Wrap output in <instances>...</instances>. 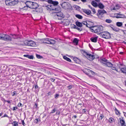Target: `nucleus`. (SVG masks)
I'll return each mask as SVG.
<instances>
[{"label": "nucleus", "instance_id": "de8ad7c7", "mask_svg": "<svg viewBox=\"0 0 126 126\" xmlns=\"http://www.w3.org/2000/svg\"><path fill=\"white\" fill-rule=\"evenodd\" d=\"M83 24L85 25H86V26L87 27H90L88 26V25H87V23L86 22H84V23H83Z\"/></svg>", "mask_w": 126, "mask_h": 126}, {"label": "nucleus", "instance_id": "1a4fd4ad", "mask_svg": "<svg viewBox=\"0 0 126 126\" xmlns=\"http://www.w3.org/2000/svg\"><path fill=\"white\" fill-rule=\"evenodd\" d=\"M100 35L102 37L106 39H109L111 37L110 33L107 32H100Z\"/></svg>", "mask_w": 126, "mask_h": 126}, {"label": "nucleus", "instance_id": "c756f323", "mask_svg": "<svg viewBox=\"0 0 126 126\" xmlns=\"http://www.w3.org/2000/svg\"><path fill=\"white\" fill-rule=\"evenodd\" d=\"M39 121H40V119H35L34 121V123L37 124L38 122Z\"/></svg>", "mask_w": 126, "mask_h": 126}, {"label": "nucleus", "instance_id": "4d7b16f0", "mask_svg": "<svg viewBox=\"0 0 126 126\" xmlns=\"http://www.w3.org/2000/svg\"><path fill=\"white\" fill-rule=\"evenodd\" d=\"M81 1L83 2H85L86 1V0H81Z\"/></svg>", "mask_w": 126, "mask_h": 126}, {"label": "nucleus", "instance_id": "bf43d9fd", "mask_svg": "<svg viewBox=\"0 0 126 126\" xmlns=\"http://www.w3.org/2000/svg\"><path fill=\"white\" fill-rule=\"evenodd\" d=\"M115 110L116 112V110H117V109L115 107Z\"/></svg>", "mask_w": 126, "mask_h": 126}, {"label": "nucleus", "instance_id": "774afa93", "mask_svg": "<svg viewBox=\"0 0 126 126\" xmlns=\"http://www.w3.org/2000/svg\"><path fill=\"white\" fill-rule=\"evenodd\" d=\"M2 113H0V117L2 115Z\"/></svg>", "mask_w": 126, "mask_h": 126}, {"label": "nucleus", "instance_id": "0e129e2a", "mask_svg": "<svg viewBox=\"0 0 126 126\" xmlns=\"http://www.w3.org/2000/svg\"><path fill=\"white\" fill-rule=\"evenodd\" d=\"M88 6L90 8L91 7V6L90 5H88Z\"/></svg>", "mask_w": 126, "mask_h": 126}, {"label": "nucleus", "instance_id": "0eeeda50", "mask_svg": "<svg viewBox=\"0 0 126 126\" xmlns=\"http://www.w3.org/2000/svg\"><path fill=\"white\" fill-rule=\"evenodd\" d=\"M18 2V0H6L5 2L7 5L13 6L17 4Z\"/></svg>", "mask_w": 126, "mask_h": 126}, {"label": "nucleus", "instance_id": "e433bc0d", "mask_svg": "<svg viewBox=\"0 0 126 126\" xmlns=\"http://www.w3.org/2000/svg\"><path fill=\"white\" fill-rule=\"evenodd\" d=\"M104 116L102 114H101L99 118V120H101L102 118L104 117Z\"/></svg>", "mask_w": 126, "mask_h": 126}, {"label": "nucleus", "instance_id": "9d476101", "mask_svg": "<svg viewBox=\"0 0 126 126\" xmlns=\"http://www.w3.org/2000/svg\"><path fill=\"white\" fill-rule=\"evenodd\" d=\"M106 13V12L104 10H99L97 15L99 18H101L104 17V14Z\"/></svg>", "mask_w": 126, "mask_h": 126}, {"label": "nucleus", "instance_id": "69168bd1", "mask_svg": "<svg viewBox=\"0 0 126 126\" xmlns=\"http://www.w3.org/2000/svg\"><path fill=\"white\" fill-rule=\"evenodd\" d=\"M123 43H124L126 45V42H123Z\"/></svg>", "mask_w": 126, "mask_h": 126}, {"label": "nucleus", "instance_id": "13d9d810", "mask_svg": "<svg viewBox=\"0 0 126 126\" xmlns=\"http://www.w3.org/2000/svg\"><path fill=\"white\" fill-rule=\"evenodd\" d=\"M124 116L126 117V112H123Z\"/></svg>", "mask_w": 126, "mask_h": 126}, {"label": "nucleus", "instance_id": "5fc2aeb1", "mask_svg": "<svg viewBox=\"0 0 126 126\" xmlns=\"http://www.w3.org/2000/svg\"><path fill=\"white\" fill-rule=\"evenodd\" d=\"M50 80L52 82H54L55 80V79H54L52 78L50 79Z\"/></svg>", "mask_w": 126, "mask_h": 126}, {"label": "nucleus", "instance_id": "bb28decb", "mask_svg": "<svg viewBox=\"0 0 126 126\" xmlns=\"http://www.w3.org/2000/svg\"><path fill=\"white\" fill-rule=\"evenodd\" d=\"M76 17L80 19H82L83 18L82 16L79 14H77L75 15Z\"/></svg>", "mask_w": 126, "mask_h": 126}, {"label": "nucleus", "instance_id": "393cba45", "mask_svg": "<svg viewBox=\"0 0 126 126\" xmlns=\"http://www.w3.org/2000/svg\"><path fill=\"white\" fill-rule=\"evenodd\" d=\"M91 4L94 6V7H96L98 6L97 3L94 1H93L92 2Z\"/></svg>", "mask_w": 126, "mask_h": 126}, {"label": "nucleus", "instance_id": "a878e982", "mask_svg": "<svg viewBox=\"0 0 126 126\" xmlns=\"http://www.w3.org/2000/svg\"><path fill=\"white\" fill-rule=\"evenodd\" d=\"M78 40L77 38H75L73 41V42L75 43L76 45H77L78 43Z\"/></svg>", "mask_w": 126, "mask_h": 126}, {"label": "nucleus", "instance_id": "473e14b6", "mask_svg": "<svg viewBox=\"0 0 126 126\" xmlns=\"http://www.w3.org/2000/svg\"><path fill=\"white\" fill-rule=\"evenodd\" d=\"M52 4L54 5H56L58 4V2L57 1H53Z\"/></svg>", "mask_w": 126, "mask_h": 126}, {"label": "nucleus", "instance_id": "603ef678", "mask_svg": "<svg viewBox=\"0 0 126 126\" xmlns=\"http://www.w3.org/2000/svg\"><path fill=\"white\" fill-rule=\"evenodd\" d=\"M8 117V116L7 115L5 114L2 117Z\"/></svg>", "mask_w": 126, "mask_h": 126}, {"label": "nucleus", "instance_id": "a18cd8bd", "mask_svg": "<svg viewBox=\"0 0 126 126\" xmlns=\"http://www.w3.org/2000/svg\"><path fill=\"white\" fill-rule=\"evenodd\" d=\"M56 111V110L55 109H53V110H52L50 112L51 113H54L55 112V111Z\"/></svg>", "mask_w": 126, "mask_h": 126}, {"label": "nucleus", "instance_id": "680f3d73", "mask_svg": "<svg viewBox=\"0 0 126 126\" xmlns=\"http://www.w3.org/2000/svg\"><path fill=\"white\" fill-rule=\"evenodd\" d=\"M73 1H79V0H72Z\"/></svg>", "mask_w": 126, "mask_h": 126}, {"label": "nucleus", "instance_id": "c85d7f7f", "mask_svg": "<svg viewBox=\"0 0 126 126\" xmlns=\"http://www.w3.org/2000/svg\"><path fill=\"white\" fill-rule=\"evenodd\" d=\"M10 35L12 36V38L14 39H16L18 38V37L15 34H11Z\"/></svg>", "mask_w": 126, "mask_h": 126}, {"label": "nucleus", "instance_id": "c9c22d12", "mask_svg": "<svg viewBox=\"0 0 126 126\" xmlns=\"http://www.w3.org/2000/svg\"><path fill=\"white\" fill-rule=\"evenodd\" d=\"M37 57L39 59H41L43 58V57L37 54L36 55Z\"/></svg>", "mask_w": 126, "mask_h": 126}, {"label": "nucleus", "instance_id": "7c9ffc66", "mask_svg": "<svg viewBox=\"0 0 126 126\" xmlns=\"http://www.w3.org/2000/svg\"><path fill=\"white\" fill-rule=\"evenodd\" d=\"M36 12H41L42 11V8H37L36 9Z\"/></svg>", "mask_w": 126, "mask_h": 126}, {"label": "nucleus", "instance_id": "49530a36", "mask_svg": "<svg viewBox=\"0 0 126 126\" xmlns=\"http://www.w3.org/2000/svg\"><path fill=\"white\" fill-rule=\"evenodd\" d=\"M92 10L93 12V14H94L95 13L96 11L94 8H93V9Z\"/></svg>", "mask_w": 126, "mask_h": 126}, {"label": "nucleus", "instance_id": "dca6fc26", "mask_svg": "<svg viewBox=\"0 0 126 126\" xmlns=\"http://www.w3.org/2000/svg\"><path fill=\"white\" fill-rule=\"evenodd\" d=\"M98 37H92L90 39V40L93 42H97Z\"/></svg>", "mask_w": 126, "mask_h": 126}, {"label": "nucleus", "instance_id": "7ed1b4c3", "mask_svg": "<svg viewBox=\"0 0 126 126\" xmlns=\"http://www.w3.org/2000/svg\"><path fill=\"white\" fill-rule=\"evenodd\" d=\"M91 31L95 33L101 32L103 30V27L102 26H92Z\"/></svg>", "mask_w": 126, "mask_h": 126}, {"label": "nucleus", "instance_id": "c03bdc74", "mask_svg": "<svg viewBox=\"0 0 126 126\" xmlns=\"http://www.w3.org/2000/svg\"><path fill=\"white\" fill-rule=\"evenodd\" d=\"M116 114L117 115H118V114H120V112L118 110H116Z\"/></svg>", "mask_w": 126, "mask_h": 126}, {"label": "nucleus", "instance_id": "e2e57ef3", "mask_svg": "<svg viewBox=\"0 0 126 126\" xmlns=\"http://www.w3.org/2000/svg\"><path fill=\"white\" fill-rule=\"evenodd\" d=\"M15 94V92L14 93V94L12 95V96H14Z\"/></svg>", "mask_w": 126, "mask_h": 126}, {"label": "nucleus", "instance_id": "72a5a7b5", "mask_svg": "<svg viewBox=\"0 0 126 126\" xmlns=\"http://www.w3.org/2000/svg\"><path fill=\"white\" fill-rule=\"evenodd\" d=\"M74 87L73 85H70L68 86L67 87V88L68 90H70L72 88Z\"/></svg>", "mask_w": 126, "mask_h": 126}, {"label": "nucleus", "instance_id": "58836bf2", "mask_svg": "<svg viewBox=\"0 0 126 126\" xmlns=\"http://www.w3.org/2000/svg\"><path fill=\"white\" fill-rule=\"evenodd\" d=\"M53 1L52 0H47V1L48 3L52 4Z\"/></svg>", "mask_w": 126, "mask_h": 126}, {"label": "nucleus", "instance_id": "9b49d317", "mask_svg": "<svg viewBox=\"0 0 126 126\" xmlns=\"http://www.w3.org/2000/svg\"><path fill=\"white\" fill-rule=\"evenodd\" d=\"M29 3L30 4L29 7L32 9H36L38 6V4L35 2H32L30 1Z\"/></svg>", "mask_w": 126, "mask_h": 126}, {"label": "nucleus", "instance_id": "6e6d98bb", "mask_svg": "<svg viewBox=\"0 0 126 126\" xmlns=\"http://www.w3.org/2000/svg\"><path fill=\"white\" fill-rule=\"evenodd\" d=\"M5 102H8V103H10L11 102L9 100H6L5 101Z\"/></svg>", "mask_w": 126, "mask_h": 126}, {"label": "nucleus", "instance_id": "2f4dec72", "mask_svg": "<svg viewBox=\"0 0 126 126\" xmlns=\"http://www.w3.org/2000/svg\"><path fill=\"white\" fill-rule=\"evenodd\" d=\"M105 21L106 22L108 23H110L112 22V20L109 19H106Z\"/></svg>", "mask_w": 126, "mask_h": 126}, {"label": "nucleus", "instance_id": "b1692460", "mask_svg": "<svg viewBox=\"0 0 126 126\" xmlns=\"http://www.w3.org/2000/svg\"><path fill=\"white\" fill-rule=\"evenodd\" d=\"M63 58L64 59L68 61L69 62H71V59L67 57L66 56H64L63 57Z\"/></svg>", "mask_w": 126, "mask_h": 126}, {"label": "nucleus", "instance_id": "8fccbe9b", "mask_svg": "<svg viewBox=\"0 0 126 126\" xmlns=\"http://www.w3.org/2000/svg\"><path fill=\"white\" fill-rule=\"evenodd\" d=\"M22 123L23 125L24 126H25L26 125L25 123H24V121L23 120H22Z\"/></svg>", "mask_w": 126, "mask_h": 126}, {"label": "nucleus", "instance_id": "2eb2a0df", "mask_svg": "<svg viewBox=\"0 0 126 126\" xmlns=\"http://www.w3.org/2000/svg\"><path fill=\"white\" fill-rule=\"evenodd\" d=\"M110 27L112 30L115 32H118L120 30L119 29L117 28L116 27H114L113 25H112Z\"/></svg>", "mask_w": 126, "mask_h": 126}, {"label": "nucleus", "instance_id": "5701e85b", "mask_svg": "<svg viewBox=\"0 0 126 126\" xmlns=\"http://www.w3.org/2000/svg\"><path fill=\"white\" fill-rule=\"evenodd\" d=\"M124 16L122 14H117L115 17L117 18H122Z\"/></svg>", "mask_w": 126, "mask_h": 126}, {"label": "nucleus", "instance_id": "37998d69", "mask_svg": "<svg viewBox=\"0 0 126 126\" xmlns=\"http://www.w3.org/2000/svg\"><path fill=\"white\" fill-rule=\"evenodd\" d=\"M117 5H116L115 7H114L113 8L112 10H115L117 9L118 8H117Z\"/></svg>", "mask_w": 126, "mask_h": 126}, {"label": "nucleus", "instance_id": "ddd939ff", "mask_svg": "<svg viewBox=\"0 0 126 126\" xmlns=\"http://www.w3.org/2000/svg\"><path fill=\"white\" fill-rule=\"evenodd\" d=\"M82 11L88 15H90L91 13V11L88 9H82Z\"/></svg>", "mask_w": 126, "mask_h": 126}, {"label": "nucleus", "instance_id": "423d86ee", "mask_svg": "<svg viewBox=\"0 0 126 126\" xmlns=\"http://www.w3.org/2000/svg\"><path fill=\"white\" fill-rule=\"evenodd\" d=\"M41 42L48 44L53 45L55 43V41L52 39L46 38L41 40Z\"/></svg>", "mask_w": 126, "mask_h": 126}, {"label": "nucleus", "instance_id": "a19ab883", "mask_svg": "<svg viewBox=\"0 0 126 126\" xmlns=\"http://www.w3.org/2000/svg\"><path fill=\"white\" fill-rule=\"evenodd\" d=\"M59 96V95L58 94H56L55 95V98L56 99H57Z\"/></svg>", "mask_w": 126, "mask_h": 126}, {"label": "nucleus", "instance_id": "338daca9", "mask_svg": "<svg viewBox=\"0 0 126 126\" xmlns=\"http://www.w3.org/2000/svg\"><path fill=\"white\" fill-rule=\"evenodd\" d=\"M74 7L75 8H77V7H78V6L75 5L74 6Z\"/></svg>", "mask_w": 126, "mask_h": 126}, {"label": "nucleus", "instance_id": "f704fd0d", "mask_svg": "<svg viewBox=\"0 0 126 126\" xmlns=\"http://www.w3.org/2000/svg\"><path fill=\"white\" fill-rule=\"evenodd\" d=\"M114 121V119L112 118H109V121L110 123H112Z\"/></svg>", "mask_w": 126, "mask_h": 126}, {"label": "nucleus", "instance_id": "6e6552de", "mask_svg": "<svg viewBox=\"0 0 126 126\" xmlns=\"http://www.w3.org/2000/svg\"><path fill=\"white\" fill-rule=\"evenodd\" d=\"M21 45H22L23 46L25 45L34 47L36 46V44L35 42L32 41H25L24 42V44H21Z\"/></svg>", "mask_w": 126, "mask_h": 126}, {"label": "nucleus", "instance_id": "aec40b11", "mask_svg": "<svg viewBox=\"0 0 126 126\" xmlns=\"http://www.w3.org/2000/svg\"><path fill=\"white\" fill-rule=\"evenodd\" d=\"M97 6L100 8L101 9H103L104 7V5L102 3H99Z\"/></svg>", "mask_w": 126, "mask_h": 126}, {"label": "nucleus", "instance_id": "052dcab7", "mask_svg": "<svg viewBox=\"0 0 126 126\" xmlns=\"http://www.w3.org/2000/svg\"><path fill=\"white\" fill-rule=\"evenodd\" d=\"M74 117L75 118H76L77 117V116L76 115H74Z\"/></svg>", "mask_w": 126, "mask_h": 126}, {"label": "nucleus", "instance_id": "864d4df0", "mask_svg": "<svg viewBox=\"0 0 126 126\" xmlns=\"http://www.w3.org/2000/svg\"><path fill=\"white\" fill-rule=\"evenodd\" d=\"M78 59L77 58H74V60L75 61H77V60Z\"/></svg>", "mask_w": 126, "mask_h": 126}, {"label": "nucleus", "instance_id": "6ab92c4d", "mask_svg": "<svg viewBox=\"0 0 126 126\" xmlns=\"http://www.w3.org/2000/svg\"><path fill=\"white\" fill-rule=\"evenodd\" d=\"M54 5H48L46 6V7L48 8L49 9H52L53 10H56L57 9L56 8H54L53 9L52 8V6H54Z\"/></svg>", "mask_w": 126, "mask_h": 126}, {"label": "nucleus", "instance_id": "f3484780", "mask_svg": "<svg viewBox=\"0 0 126 126\" xmlns=\"http://www.w3.org/2000/svg\"><path fill=\"white\" fill-rule=\"evenodd\" d=\"M76 24L77 26L79 27H81L82 26V24L81 22L78 21H77L76 22Z\"/></svg>", "mask_w": 126, "mask_h": 126}, {"label": "nucleus", "instance_id": "3c124183", "mask_svg": "<svg viewBox=\"0 0 126 126\" xmlns=\"http://www.w3.org/2000/svg\"><path fill=\"white\" fill-rule=\"evenodd\" d=\"M22 105V104L20 103H19L17 105L18 107H20Z\"/></svg>", "mask_w": 126, "mask_h": 126}, {"label": "nucleus", "instance_id": "f257e3e1", "mask_svg": "<svg viewBox=\"0 0 126 126\" xmlns=\"http://www.w3.org/2000/svg\"><path fill=\"white\" fill-rule=\"evenodd\" d=\"M100 62L105 64L106 65V66L109 67H111L112 69L115 70L117 72H120V71H118V69H117L116 67L113 66V65L112 63L105 59L104 58L101 59Z\"/></svg>", "mask_w": 126, "mask_h": 126}, {"label": "nucleus", "instance_id": "ea45409f", "mask_svg": "<svg viewBox=\"0 0 126 126\" xmlns=\"http://www.w3.org/2000/svg\"><path fill=\"white\" fill-rule=\"evenodd\" d=\"M87 111V110L86 109H83L82 110V113H86L85 112H86V111Z\"/></svg>", "mask_w": 126, "mask_h": 126}, {"label": "nucleus", "instance_id": "20e7f679", "mask_svg": "<svg viewBox=\"0 0 126 126\" xmlns=\"http://www.w3.org/2000/svg\"><path fill=\"white\" fill-rule=\"evenodd\" d=\"M0 39L4 41H12V38L7 34L0 33Z\"/></svg>", "mask_w": 126, "mask_h": 126}, {"label": "nucleus", "instance_id": "4468645a", "mask_svg": "<svg viewBox=\"0 0 126 126\" xmlns=\"http://www.w3.org/2000/svg\"><path fill=\"white\" fill-rule=\"evenodd\" d=\"M23 56L24 57L30 59H33L34 57L32 55H29L28 54L24 55Z\"/></svg>", "mask_w": 126, "mask_h": 126}, {"label": "nucleus", "instance_id": "412c9836", "mask_svg": "<svg viewBox=\"0 0 126 126\" xmlns=\"http://www.w3.org/2000/svg\"><path fill=\"white\" fill-rule=\"evenodd\" d=\"M61 5L63 8H65L67 5V3L65 2H64L61 4Z\"/></svg>", "mask_w": 126, "mask_h": 126}, {"label": "nucleus", "instance_id": "cd10ccee", "mask_svg": "<svg viewBox=\"0 0 126 126\" xmlns=\"http://www.w3.org/2000/svg\"><path fill=\"white\" fill-rule=\"evenodd\" d=\"M12 124L13 125V126H18V123L16 121L12 123Z\"/></svg>", "mask_w": 126, "mask_h": 126}, {"label": "nucleus", "instance_id": "f8f14e48", "mask_svg": "<svg viewBox=\"0 0 126 126\" xmlns=\"http://www.w3.org/2000/svg\"><path fill=\"white\" fill-rule=\"evenodd\" d=\"M119 120H120V122L121 124V126H126V123L123 117L119 118Z\"/></svg>", "mask_w": 126, "mask_h": 126}, {"label": "nucleus", "instance_id": "a211bd4d", "mask_svg": "<svg viewBox=\"0 0 126 126\" xmlns=\"http://www.w3.org/2000/svg\"><path fill=\"white\" fill-rule=\"evenodd\" d=\"M119 68L120 69V71H121L122 72L125 74H126V67L122 68Z\"/></svg>", "mask_w": 126, "mask_h": 126}, {"label": "nucleus", "instance_id": "4c0bfd02", "mask_svg": "<svg viewBox=\"0 0 126 126\" xmlns=\"http://www.w3.org/2000/svg\"><path fill=\"white\" fill-rule=\"evenodd\" d=\"M77 30H78L80 32L82 30V29L81 28V27L80 28H79L77 27L76 28V29Z\"/></svg>", "mask_w": 126, "mask_h": 126}, {"label": "nucleus", "instance_id": "09e8293b", "mask_svg": "<svg viewBox=\"0 0 126 126\" xmlns=\"http://www.w3.org/2000/svg\"><path fill=\"white\" fill-rule=\"evenodd\" d=\"M16 109H17L18 108L17 107H13L12 110L14 111L15 110H16Z\"/></svg>", "mask_w": 126, "mask_h": 126}, {"label": "nucleus", "instance_id": "f03ea898", "mask_svg": "<svg viewBox=\"0 0 126 126\" xmlns=\"http://www.w3.org/2000/svg\"><path fill=\"white\" fill-rule=\"evenodd\" d=\"M52 15L54 18L58 20L61 19L64 17L63 14L61 12L53 13Z\"/></svg>", "mask_w": 126, "mask_h": 126}, {"label": "nucleus", "instance_id": "4be33fe9", "mask_svg": "<svg viewBox=\"0 0 126 126\" xmlns=\"http://www.w3.org/2000/svg\"><path fill=\"white\" fill-rule=\"evenodd\" d=\"M116 25L118 27H121L122 26L123 23L122 22H117L116 23Z\"/></svg>", "mask_w": 126, "mask_h": 126}, {"label": "nucleus", "instance_id": "79ce46f5", "mask_svg": "<svg viewBox=\"0 0 126 126\" xmlns=\"http://www.w3.org/2000/svg\"><path fill=\"white\" fill-rule=\"evenodd\" d=\"M71 27L73 28L76 29L77 26L74 24H73L72 25Z\"/></svg>", "mask_w": 126, "mask_h": 126}, {"label": "nucleus", "instance_id": "39448f33", "mask_svg": "<svg viewBox=\"0 0 126 126\" xmlns=\"http://www.w3.org/2000/svg\"><path fill=\"white\" fill-rule=\"evenodd\" d=\"M82 52L83 53V55L90 61H92L95 58L94 55L89 54L83 50H82Z\"/></svg>", "mask_w": 126, "mask_h": 126}]
</instances>
